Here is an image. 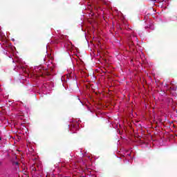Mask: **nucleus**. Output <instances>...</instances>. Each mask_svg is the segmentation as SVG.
Wrapping results in <instances>:
<instances>
[{"instance_id": "423d86ee", "label": "nucleus", "mask_w": 177, "mask_h": 177, "mask_svg": "<svg viewBox=\"0 0 177 177\" xmlns=\"http://www.w3.org/2000/svg\"><path fill=\"white\" fill-rule=\"evenodd\" d=\"M151 1H153V2H156L157 0H151Z\"/></svg>"}, {"instance_id": "39448f33", "label": "nucleus", "mask_w": 177, "mask_h": 177, "mask_svg": "<svg viewBox=\"0 0 177 177\" xmlns=\"http://www.w3.org/2000/svg\"><path fill=\"white\" fill-rule=\"evenodd\" d=\"M77 100L81 102V100H80V98H77Z\"/></svg>"}, {"instance_id": "f03ea898", "label": "nucleus", "mask_w": 177, "mask_h": 177, "mask_svg": "<svg viewBox=\"0 0 177 177\" xmlns=\"http://www.w3.org/2000/svg\"><path fill=\"white\" fill-rule=\"evenodd\" d=\"M13 164L14 165H19V162H14Z\"/></svg>"}, {"instance_id": "7ed1b4c3", "label": "nucleus", "mask_w": 177, "mask_h": 177, "mask_svg": "<svg viewBox=\"0 0 177 177\" xmlns=\"http://www.w3.org/2000/svg\"><path fill=\"white\" fill-rule=\"evenodd\" d=\"M74 86L75 88H78V84H77L76 83L74 84Z\"/></svg>"}, {"instance_id": "20e7f679", "label": "nucleus", "mask_w": 177, "mask_h": 177, "mask_svg": "<svg viewBox=\"0 0 177 177\" xmlns=\"http://www.w3.org/2000/svg\"><path fill=\"white\" fill-rule=\"evenodd\" d=\"M70 87H71V89H73V84H71V85H70Z\"/></svg>"}, {"instance_id": "0eeeda50", "label": "nucleus", "mask_w": 177, "mask_h": 177, "mask_svg": "<svg viewBox=\"0 0 177 177\" xmlns=\"http://www.w3.org/2000/svg\"><path fill=\"white\" fill-rule=\"evenodd\" d=\"M0 140H2V138L0 137Z\"/></svg>"}, {"instance_id": "f257e3e1", "label": "nucleus", "mask_w": 177, "mask_h": 177, "mask_svg": "<svg viewBox=\"0 0 177 177\" xmlns=\"http://www.w3.org/2000/svg\"><path fill=\"white\" fill-rule=\"evenodd\" d=\"M31 169V173L32 174H35V172L37 171V168H35V167H34V165H32L30 167Z\"/></svg>"}]
</instances>
